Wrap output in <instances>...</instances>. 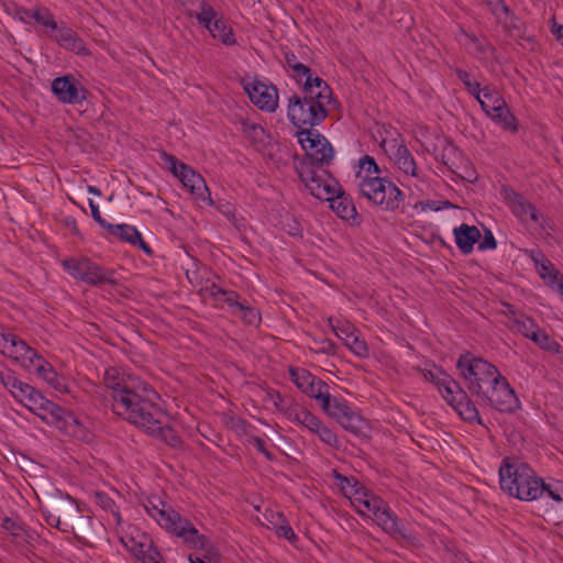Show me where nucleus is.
Listing matches in <instances>:
<instances>
[{"label": "nucleus", "instance_id": "29", "mask_svg": "<svg viewBox=\"0 0 563 563\" xmlns=\"http://www.w3.org/2000/svg\"><path fill=\"white\" fill-rule=\"evenodd\" d=\"M486 115L505 131L516 133L519 129L518 120L506 102L500 104L499 108L487 111Z\"/></svg>", "mask_w": 563, "mask_h": 563}, {"label": "nucleus", "instance_id": "18", "mask_svg": "<svg viewBox=\"0 0 563 563\" xmlns=\"http://www.w3.org/2000/svg\"><path fill=\"white\" fill-rule=\"evenodd\" d=\"M325 413L335 419L344 430L355 435L365 434L367 429L366 421L345 400L334 398L333 404Z\"/></svg>", "mask_w": 563, "mask_h": 563}, {"label": "nucleus", "instance_id": "57", "mask_svg": "<svg viewBox=\"0 0 563 563\" xmlns=\"http://www.w3.org/2000/svg\"><path fill=\"white\" fill-rule=\"evenodd\" d=\"M242 132L247 136H256L258 133L263 132V129L255 124L254 122H251L249 120H242L241 121Z\"/></svg>", "mask_w": 563, "mask_h": 563}, {"label": "nucleus", "instance_id": "15", "mask_svg": "<svg viewBox=\"0 0 563 563\" xmlns=\"http://www.w3.org/2000/svg\"><path fill=\"white\" fill-rule=\"evenodd\" d=\"M296 135L307 155L301 162H311V164L316 166L327 165L332 161L334 154L333 148L329 141L318 131L301 129Z\"/></svg>", "mask_w": 563, "mask_h": 563}, {"label": "nucleus", "instance_id": "7", "mask_svg": "<svg viewBox=\"0 0 563 563\" xmlns=\"http://www.w3.org/2000/svg\"><path fill=\"white\" fill-rule=\"evenodd\" d=\"M103 383L112 390V409L124 419L123 408L139 410V400L144 399L147 390H155L148 383L135 375L121 376L115 367L107 368L103 374Z\"/></svg>", "mask_w": 563, "mask_h": 563}, {"label": "nucleus", "instance_id": "6", "mask_svg": "<svg viewBox=\"0 0 563 563\" xmlns=\"http://www.w3.org/2000/svg\"><path fill=\"white\" fill-rule=\"evenodd\" d=\"M350 500L358 515L364 517L367 516V512H371V518H373L377 526L394 539H411V534L404 527L397 515L379 496L371 493L364 487H358V489H354V492L351 493Z\"/></svg>", "mask_w": 563, "mask_h": 563}, {"label": "nucleus", "instance_id": "34", "mask_svg": "<svg viewBox=\"0 0 563 563\" xmlns=\"http://www.w3.org/2000/svg\"><path fill=\"white\" fill-rule=\"evenodd\" d=\"M382 176V169L376 163L375 158L365 155L358 159V170L356 172V180L357 183H362L363 179L374 178V176Z\"/></svg>", "mask_w": 563, "mask_h": 563}, {"label": "nucleus", "instance_id": "41", "mask_svg": "<svg viewBox=\"0 0 563 563\" xmlns=\"http://www.w3.org/2000/svg\"><path fill=\"white\" fill-rule=\"evenodd\" d=\"M291 379L295 385L303 393L317 376L312 375L303 368H290Z\"/></svg>", "mask_w": 563, "mask_h": 563}, {"label": "nucleus", "instance_id": "60", "mask_svg": "<svg viewBox=\"0 0 563 563\" xmlns=\"http://www.w3.org/2000/svg\"><path fill=\"white\" fill-rule=\"evenodd\" d=\"M523 312H520V311H517L514 306L509 305V303H505L504 305V310H503V314H505L507 317V327H509V324H512L514 323V317H519L521 316Z\"/></svg>", "mask_w": 563, "mask_h": 563}, {"label": "nucleus", "instance_id": "30", "mask_svg": "<svg viewBox=\"0 0 563 563\" xmlns=\"http://www.w3.org/2000/svg\"><path fill=\"white\" fill-rule=\"evenodd\" d=\"M303 393L314 398L324 412L329 411L330 406L333 404L334 398L329 393V386L318 377L314 378V382L310 383Z\"/></svg>", "mask_w": 563, "mask_h": 563}, {"label": "nucleus", "instance_id": "5", "mask_svg": "<svg viewBox=\"0 0 563 563\" xmlns=\"http://www.w3.org/2000/svg\"><path fill=\"white\" fill-rule=\"evenodd\" d=\"M144 397V399H137L140 401L137 411H128V408L122 407L124 420L148 435L163 440L172 448H180L183 445L180 437L169 426H165L161 421L162 411L157 404L159 395L156 390H147Z\"/></svg>", "mask_w": 563, "mask_h": 563}, {"label": "nucleus", "instance_id": "20", "mask_svg": "<svg viewBox=\"0 0 563 563\" xmlns=\"http://www.w3.org/2000/svg\"><path fill=\"white\" fill-rule=\"evenodd\" d=\"M52 91L58 101L67 104L81 103L86 99L85 89L71 76L55 78L52 81Z\"/></svg>", "mask_w": 563, "mask_h": 563}, {"label": "nucleus", "instance_id": "50", "mask_svg": "<svg viewBox=\"0 0 563 563\" xmlns=\"http://www.w3.org/2000/svg\"><path fill=\"white\" fill-rule=\"evenodd\" d=\"M307 409L298 406H288L285 409V416L288 420L291 422H295L297 424H301L302 417L305 416Z\"/></svg>", "mask_w": 563, "mask_h": 563}, {"label": "nucleus", "instance_id": "63", "mask_svg": "<svg viewBox=\"0 0 563 563\" xmlns=\"http://www.w3.org/2000/svg\"><path fill=\"white\" fill-rule=\"evenodd\" d=\"M269 398L272 399L274 406L285 412V409L288 407L285 405L284 398L280 396L278 391L268 393Z\"/></svg>", "mask_w": 563, "mask_h": 563}, {"label": "nucleus", "instance_id": "35", "mask_svg": "<svg viewBox=\"0 0 563 563\" xmlns=\"http://www.w3.org/2000/svg\"><path fill=\"white\" fill-rule=\"evenodd\" d=\"M537 327L538 324L532 318L522 313L519 317H514V323L509 324L508 328L528 339Z\"/></svg>", "mask_w": 563, "mask_h": 563}, {"label": "nucleus", "instance_id": "64", "mask_svg": "<svg viewBox=\"0 0 563 563\" xmlns=\"http://www.w3.org/2000/svg\"><path fill=\"white\" fill-rule=\"evenodd\" d=\"M553 21V24H552V33L556 36V38L559 41H561V43L563 44V25L561 24H558L554 19H552Z\"/></svg>", "mask_w": 563, "mask_h": 563}, {"label": "nucleus", "instance_id": "33", "mask_svg": "<svg viewBox=\"0 0 563 563\" xmlns=\"http://www.w3.org/2000/svg\"><path fill=\"white\" fill-rule=\"evenodd\" d=\"M208 31L213 38L221 41L224 45L231 46L236 43L232 27L222 16L217 19Z\"/></svg>", "mask_w": 563, "mask_h": 563}, {"label": "nucleus", "instance_id": "19", "mask_svg": "<svg viewBox=\"0 0 563 563\" xmlns=\"http://www.w3.org/2000/svg\"><path fill=\"white\" fill-rule=\"evenodd\" d=\"M250 100L266 112H274L278 107V91L272 86L263 81L254 79L245 87Z\"/></svg>", "mask_w": 563, "mask_h": 563}, {"label": "nucleus", "instance_id": "39", "mask_svg": "<svg viewBox=\"0 0 563 563\" xmlns=\"http://www.w3.org/2000/svg\"><path fill=\"white\" fill-rule=\"evenodd\" d=\"M345 346L357 357L366 358L369 356V350L365 340L361 339L360 335L354 333L351 339L344 342Z\"/></svg>", "mask_w": 563, "mask_h": 563}, {"label": "nucleus", "instance_id": "40", "mask_svg": "<svg viewBox=\"0 0 563 563\" xmlns=\"http://www.w3.org/2000/svg\"><path fill=\"white\" fill-rule=\"evenodd\" d=\"M45 397L32 386L25 393V396L20 399L29 410L36 413L40 406L43 405Z\"/></svg>", "mask_w": 563, "mask_h": 563}, {"label": "nucleus", "instance_id": "21", "mask_svg": "<svg viewBox=\"0 0 563 563\" xmlns=\"http://www.w3.org/2000/svg\"><path fill=\"white\" fill-rule=\"evenodd\" d=\"M385 151L397 168L405 175L411 177L418 176L416 161L405 144L393 140Z\"/></svg>", "mask_w": 563, "mask_h": 563}, {"label": "nucleus", "instance_id": "38", "mask_svg": "<svg viewBox=\"0 0 563 563\" xmlns=\"http://www.w3.org/2000/svg\"><path fill=\"white\" fill-rule=\"evenodd\" d=\"M191 16H195L198 22L203 25L207 30L213 25V22L219 19L218 13L207 2L202 1L200 4V11L196 13H191Z\"/></svg>", "mask_w": 563, "mask_h": 563}, {"label": "nucleus", "instance_id": "22", "mask_svg": "<svg viewBox=\"0 0 563 563\" xmlns=\"http://www.w3.org/2000/svg\"><path fill=\"white\" fill-rule=\"evenodd\" d=\"M126 547L141 563H166L159 550L146 534H142L140 540L132 538Z\"/></svg>", "mask_w": 563, "mask_h": 563}, {"label": "nucleus", "instance_id": "11", "mask_svg": "<svg viewBox=\"0 0 563 563\" xmlns=\"http://www.w3.org/2000/svg\"><path fill=\"white\" fill-rule=\"evenodd\" d=\"M438 390L455 412L467 422L483 424L479 412L460 383L450 375L438 380Z\"/></svg>", "mask_w": 563, "mask_h": 563}, {"label": "nucleus", "instance_id": "46", "mask_svg": "<svg viewBox=\"0 0 563 563\" xmlns=\"http://www.w3.org/2000/svg\"><path fill=\"white\" fill-rule=\"evenodd\" d=\"M455 74L457 78L463 82V85L466 87L467 91L473 97H478L481 84L476 80H474L467 71L463 69H456Z\"/></svg>", "mask_w": 563, "mask_h": 563}, {"label": "nucleus", "instance_id": "47", "mask_svg": "<svg viewBox=\"0 0 563 563\" xmlns=\"http://www.w3.org/2000/svg\"><path fill=\"white\" fill-rule=\"evenodd\" d=\"M291 76L297 80V81H301L302 79H305L303 81V87L307 85V84H314V79L317 76H313L312 75V71L311 69L299 63L298 65H294V69H291Z\"/></svg>", "mask_w": 563, "mask_h": 563}, {"label": "nucleus", "instance_id": "59", "mask_svg": "<svg viewBox=\"0 0 563 563\" xmlns=\"http://www.w3.org/2000/svg\"><path fill=\"white\" fill-rule=\"evenodd\" d=\"M205 291L217 302H221L222 297L225 295V289L219 287L214 283L205 288Z\"/></svg>", "mask_w": 563, "mask_h": 563}, {"label": "nucleus", "instance_id": "12", "mask_svg": "<svg viewBox=\"0 0 563 563\" xmlns=\"http://www.w3.org/2000/svg\"><path fill=\"white\" fill-rule=\"evenodd\" d=\"M297 174L309 192L320 200H329L336 192L338 181L325 170H320L311 162H299Z\"/></svg>", "mask_w": 563, "mask_h": 563}, {"label": "nucleus", "instance_id": "31", "mask_svg": "<svg viewBox=\"0 0 563 563\" xmlns=\"http://www.w3.org/2000/svg\"><path fill=\"white\" fill-rule=\"evenodd\" d=\"M481 104L482 110L486 113L494 108H499L505 101L500 92L493 86L479 88L478 97H474Z\"/></svg>", "mask_w": 563, "mask_h": 563}, {"label": "nucleus", "instance_id": "45", "mask_svg": "<svg viewBox=\"0 0 563 563\" xmlns=\"http://www.w3.org/2000/svg\"><path fill=\"white\" fill-rule=\"evenodd\" d=\"M239 317H241L247 324L255 325L261 321V314L257 309L247 305L244 300V303L240 306L238 312H235Z\"/></svg>", "mask_w": 563, "mask_h": 563}, {"label": "nucleus", "instance_id": "2", "mask_svg": "<svg viewBox=\"0 0 563 563\" xmlns=\"http://www.w3.org/2000/svg\"><path fill=\"white\" fill-rule=\"evenodd\" d=\"M144 508L163 529L170 534L180 538L190 549L201 550L207 558L219 554L217 545L206 536L200 534L195 526L181 517L170 505L159 497H151L144 504Z\"/></svg>", "mask_w": 563, "mask_h": 563}, {"label": "nucleus", "instance_id": "14", "mask_svg": "<svg viewBox=\"0 0 563 563\" xmlns=\"http://www.w3.org/2000/svg\"><path fill=\"white\" fill-rule=\"evenodd\" d=\"M162 158L167 164L170 173L181 181L184 187H186L197 200L207 202L208 205L213 203L202 176L196 173L189 165L179 162L172 154L164 152Z\"/></svg>", "mask_w": 563, "mask_h": 563}, {"label": "nucleus", "instance_id": "1", "mask_svg": "<svg viewBox=\"0 0 563 563\" xmlns=\"http://www.w3.org/2000/svg\"><path fill=\"white\" fill-rule=\"evenodd\" d=\"M498 473L501 490L511 497L523 501H532L547 494L555 501H563V497L558 490L545 484L526 463L505 457Z\"/></svg>", "mask_w": 563, "mask_h": 563}, {"label": "nucleus", "instance_id": "10", "mask_svg": "<svg viewBox=\"0 0 563 563\" xmlns=\"http://www.w3.org/2000/svg\"><path fill=\"white\" fill-rule=\"evenodd\" d=\"M456 368L467 389L477 397L483 395L484 384H490L499 374L495 365L470 352L460 355Z\"/></svg>", "mask_w": 563, "mask_h": 563}, {"label": "nucleus", "instance_id": "4", "mask_svg": "<svg viewBox=\"0 0 563 563\" xmlns=\"http://www.w3.org/2000/svg\"><path fill=\"white\" fill-rule=\"evenodd\" d=\"M144 397V399H137L140 401L137 411H128V408L122 407L124 420L148 435L163 440L172 448H180L183 445L180 437L169 426H165L161 421L162 411L157 404L159 395L156 390H147Z\"/></svg>", "mask_w": 563, "mask_h": 563}, {"label": "nucleus", "instance_id": "32", "mask_svg": "<svg viewBox=\"0 0 563 563\" xmlns=\"http://www.w3.org/2000/svg\"><path fill=\"white\" fill-rule=\"evenodd\" d=\"M0 383L18 400L25 396L31 385L20 380L12 372H0Z\"/></svg>", "mask_w": 563, "mask_h": 563}, {"label": "nucleus", "instance_id": "24", "mask_svg": "<svg viewBox=\"0 0 563 563\" xmlns=\"http://www.w3.org/2000/svg\"><path fill=\"white\" fill-rule=\"evenodd\" d=\"M509 206L512 213L522 223H527L529 220L539 222L540 218H542V213L519 194L512 192L511 196H509Z\"/></svg>", "mask_w": 563, "mask_h": 563}, {"label": "nucleus", "instance_id": "44", "mask_svg": "<svg viewBox=\"0 0 563 563\" xmlns=\"http://www.w3.org/2000/svg\"><path fill=\"white\" fill-rule=\"evenodd\" d=\"M313 434H317L320 441H322L323 443L331 448L338 449L340 446V442L336 434L323 422L319 424Z\"/></svg>", "mask_w": 563, "mask_h": 563}, {"label": "nucleus", "instance_id": "48", "mask_svg": "<svg viewBox=\"0 0 563 563\" xmlns=\"http://www.w3.org/2000/svg\"><path fill=\"white\" fill-rule=\"evenodd\" d=\"M63 505L58 504V505H55L52 510L45 508L43 509V515L45 517V520L46 522L52 526V527H55L59 530H63V531H66L65 528H62V520H60V508H62Z\"/></svg>", "mask_w": 563, "mask_h": 563}, {"label": "nucleus", "instance_id": "26", "mask_svg": "<svg viewBox=\"0 0 563 563\" xmlns=\"http://www.w3.org/2000/svg\"><path fill=\"white\" fill-rule=\"evenodd\" d=\"M109 233L115 238H119L123 242H128L134 246H139L146 254H152V249L142 239L141 233L136 228L129 224H111L108 229Z\"/></svg>", "mask_w": 563, "mask_h": 563}, {"label": "nucleus", "instance_id": "37", "mask_svg": "<svg viewBox=\"0 0 563 563\" xmlns=\"http://www.w3.org/2000/svg\"><path fill=\"white\" fill-rule=\"evenodd\" d=\"M22 12L29 18L34 19L43 26L51 29L52 31L57 30L58 24L56 23L54 15L47 9H37L35 11L23 9Z\"/></svg>", "mask_w": 563, "mask_h": 563}, {"label": "nucleus", "instance_id": "49", "mask_svg": "<svg viewBox=\"0 0 563 563\" xmlns=\"http://www.w3.org/2000/svg\"><path fill=\"white\" fill-rule=\"evenodd\" d=\"M334 478L336 479L338 485L341 487L345 496L350 498L351 493L354 492V489H358V487H362L353 478H349L338 472H334Z\"/></svg>", "mask_w": 563, "mask_h": 563}, {"label": "nucleus", "instance_id": "42", "mask_svg": "<svg viewBox=\"0 0 563 563\" xmlns=\"http://www.w3.org/2000/svg\"><path fill=\"white\" fill-rule=\"evenodd\" d=\"M329 322L335 335L343 342H346L347 339H351V336L357 332L354 325L350 322L336 321V323H333L332 318L329 319Z\"/></svg>", "mask_w": 563, "mask_h": 563}, {"label": "nucleus", "instance_id": "8", "mask_svg": "<svg viewBox=\"0 0 563 563\" xmlns=\"http://www.w3.org/2000/svg\"><path fill=\"white\" fill-rule=\"evenodd\" d=\"M4 356L13 358L26 369H33L38 378L46 382L55 390L59 393L68 391L65 379L56 373L48 362L19 336L11 342V347Z\"/></svg>", "mask_w": 563, "mask_h": 563}, {"label": "nucleus", "instance_id": "54", "mask_svg": "<svg viewBox=\"0 0 563 563\" xmlns=\"http://www.w3.org/2000/svg\"><path fill=\"white\" fill-rule=\"evenodd\" d=\"M275 532L278 537L285 538L290 542L297 540V536L295 534L292 528L288 523L275 526Z\"/></svg>", "mask_w": 563, "mask_h": 563}, {"label": "nucleus", "instance_id": "23", "mask_svg": "<svg viewBox=\"0 0 563 563\" xmlns=\"http://www.w3.org/2000/svg\"><path fill=\"white\" fill-rule=\"evenodd\" d=\"M525 253L533 262L536 271L544 283L554 288L561 274L551 261L538 249L526 250Z\"/></svg>", "mask_w": 563, "mask_h": 563}, {"label": "nucleus", "instance_id": "55", "mask_svg": "<svg viewBox=\"0 0 563 563\" xmlns=\"http://www.w3.org/2000/svg\"><path fill=\"white\" fill-rule=\"evenodd\" d=\"M478 242H479L478 249L481 251L495 250L497 246L496 240H495L492 231H489V230H485V235H484L483 240H481Z\"/></svg>", "mask_w": 563, "mask_h": 563}, {"label": "nucleus", "instance_id": "16", "mask_svg": "<svg viewBox=\"0 0 563 563\" xmlns=\"http://www.w3.org/2000/svg\"><path fill=\"white\" fill-rule=\"evenodd\" d=\"M479 398L500 412H514L520 406L515 390L500 373L489 384V389L484 390Z\"/></svg>", "mask_w": 563, "mask_h": 563}, {"label": "nucleus", "instance_id": "62", "mask_svg": "<svg viewBox=\"0 0 563 563\" xmlns=\"http://www.w3.org/2000/svg\"><path fill=\"white\" fill-rule=\"evenodd\" d=\"M448 376L446 373L437 368L435 371H426L424 378L432 382L438 387V380H441L442 377Z\"/></svg>", "mask_w": 563, "mask_h": 563}, {"label": "nucleus", "instance_id": "51", "mask_svg": "<svg viewBox=\"0 0 563 563\" xmlns=\"http://www.w3.org/2000/svg\"><path fill=\"white\" fill-rule=\"evenodd\" d=\"M422 211H440L443 209H449L452 207V203L448 200L444 201H434V200H427L421 201L420 203Z\"/></svg>", "mask_w": 563, "mask_h": 563}, {"label": "nucleus", "instance_id": "36", "mask_svg": "<svg viewBox=\"0 0 563 563\" xmlns=\"http://www.w3.org/2000/svg\"><path fill=\"white\" fill-rule=\"evenodd\" d=\"M528 339L545 351L556 352L559 349V344L539 325L531 332Z\"/></svg>", "mask_w": 563, "mask_h": 563}, {"label": "nucleus", "instance_id": "27", "mask_svg": "<svg viewBox=\"0 0 563 563\" xmlns=\"http://www.w3.org/2000/svg\"><path fill=\"white\" fill-rule=\"evenodd\" d=\"M455 243L463 254H470L479 241L481 232L475 225L461 224L453 230Z\"/></svg>", "mask_w": 563, "mask_h": 563}, {"label": "nucleus", "instance_id": "43", "mask_svg": "<svg viewBox=\"0 0 563 563\" xmlns=\"http://www.w3.org/2000/svg\"><path fill=\"white\" fill-rule=\"evenodd\" d=\"M499 22H506L510 10L504 0H483Z\"/></svg>", "mask_w": 563, "mask_h": 563}, {"label": "nucleus", "instance_id": "3", "mask_svg": "<svg viewBox=\"0 0 563 563\" xmlns=\"http://www.w3.org/2000/svg\"><path fill=\"white\" fill-rule=\"evenodd\" d=\"M332 90L320 77L314 84L302 88V96L294 95L288 99L287 114L290 122L301 129H311L320 124L328 115V104Z\"/></svg>", "mask_w": 563, "mask_h": 563}, {"label": "nucleus", "instance_id": "9", "mask_svg": "<svg viewBox=\"0 0 563 563\" xmlns=\"http://www.w3.org/2000/svg\"><path fill=\"white\" fill-rule=\"evenodd\" d=\"M361 195L386 212L396 211L405 200L404 192L386 177L374 176L357 183Z\"/></svg>", "mask_w": 563, "mask_h": 563}, {"label": "nucleus", "instance_id": "28", "mask_svg": "<svg viewBox=\"0 0 563 563\" xmlns=\"http://www.w3.org/2000/svg\"><path fill=\"white\" fill-rule=\"evenodd\" d=\"M330 208L343 220L354 219L356 216V208L352 199L341 190L340 186L336 187V192L328 200Z\"/></svg>", "mask_w": 563, "mask_h": 563}, {"label": "nucleus", "instance_id": "58", "mask_svg": "<svg viewBox=\"0 0 563 563\" xmlns=\"http://www.w3.org/2000/svg\"><path fill=\"white\" fill-rule=\"evenodd\" d=\"M89 207H90V210H91V216L93 218V220L96 222H98L102 228L104 229H109V225H111L110 223H108L102 217H101V213H100V210H99V206L92 200V199H89Z\"/></svg>", "mask_w": 563, "mask_h": 563}, {"label": "nucleus", "instance_id": "56", "mask_svg": "<svg viewBox=\"0 0 563 563\" xmlns=\"http://www.w3.org/2000/svg\"><path fill=\"white\" fill-rule=\"evenodd\" d=\"M18 336L12 333H5L0 329V353L5 355V353L11 347V342L16 340Z\"/></svg>", "mask_w": 563, "mask_h": 563}, {"label": "nucleus", "instance_id": "17", "mask_svg": "<svg viewBox=\"0 0 563 563\" xmlns=\"http://www.w3.org/2000/svg\"><path fill=\"white\" fill-rule=\"evenodd\" d=\"M35 415L40 417L44 422L56 426L57 428L75 427L76 429L71 431L74 437H77L81 440H86L88 438L85 428L76 417L68 413L60 406L46 398Z\"/></svg>", "mask_w": 563, "mask_h": 563}, {"label": "nucleus", "instance_id": "13", "mask_svg": "<svg viewBox=\"0 0 563 563\" xmlns=\"http://www.w3.org/2000/svg\"><path fill=\"white\" fill-rule=\"evenodd\" d=\"M62 266L73 278L92 286L115 284L112 271L102 268L87 257L66 258L62 262Z\"/></svg>", "mask_w": 563, "mask_h": 563}, {"label": "nucleus", "instance_id": "53", "mask_svg": "<svg viewBox=\"0 0 563 563\" xmlns=\"http://www.w3.org/2000/svg\"><path fill=\"white\" fill-rule=\"evenodd\" d=\"M240 296L238 292L233 290H227L225 295L222 297L221 302H225L230 308L234 309V313L239 311L240 306L244 303V301H240Z\"/></svg>", "mask_w": 563, "mask_h": 563}, {"label": "nucleus", "instance_id": "25", "mask_svg": "<svg viewBox=\"0 0 563 563\" xmlns=\"http://www.w3.org/2000/svg\"><path fill=\"white\" fill-rule=\"evenodd\" d=\"M54 32L55 34L52 36L63 48L81 55L88 54L85 42L70 27L63 24L57 26Z\"/></svg>", "mask_w": 563, "mask_h": 563}, {"label": "nucleus", "instance_id": "52", "mask_svg": "<svg viewBox=\"0 0 563 563\" xmlns=\"http://www.w3.org/2000/svg\"><path fill=\"white\" fill-rule=\"evenodd\" d=\"M322 421L314 416L312 412H310L308 409L302 417L301 427L310 431L311 433H314L316 429L319 427V424Z\"/></svg>", "mask_w": 563, "mask_h": 563}, {"label": "nucleus", "instance_id": "61", "mask_svg": "<svg viewBox=\"0 0 563 563\" xmlns=\"http://www.w3.org/2000/svg\"><path fill=\"white\" fill-rule=\"evenodd\" d=\"M534 223L538 224L548 236H550L554 231L553 222L550 219L545 218L543 214L542 218H540L539 222Z\"/></svg>", "mask_w": 563, "mask_h": 563}]
</instances>
